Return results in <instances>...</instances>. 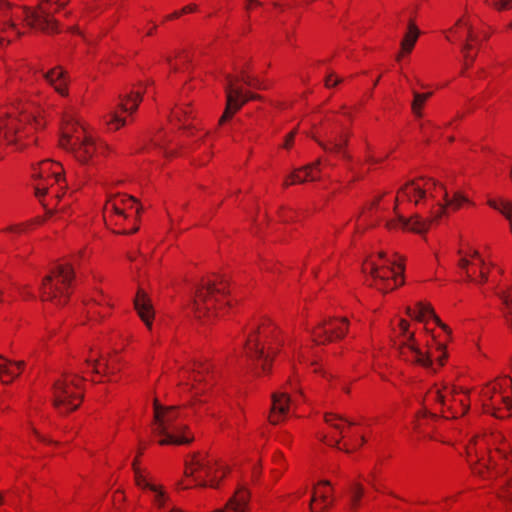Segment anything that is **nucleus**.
Instances as JSON below:
<instances>
[{"label": "nucleus", "instance_id": "26", "mask_svg": "<svg viewBox=\"0 0 512 512\" xmlns=\"http://www.w3.org/2000/svg\"><path fill=\"white\" fill-rule=\"evenodd\" d=\"M248 498L249 494L244 488L238 489L221 512H244Z\"/></svg>", "mask_w": 512, "mask_h": 512}, {"label": "nucleus", "instance_id": "58", "mask_svg": "<svg viewBox=\"0 0 512 512\" xmlns=\"http://www.w3.org/2000/svg\"><path fill=\"white\" fill-rule=\"evenodd\" d=\"M339 444H340V439H335L334 442L331 445L334 446V447H337L340 450L345 451L346 453H350V450L348 448H340Z\"/></svg>", "mask_w": 512, "mask_h": 512}, {"label": "nucleus", "instance_id": "7", "mask_svg": "<svg viewBox=\"0 0 512 512\" xmlns=\"http://www.w3.org/2000/svg\"><path fill=\"white\" fill-rule=\"evenodd\" d=\"M76 380L82 381L83 378L74 375L73 379H69L68 376H65L63 379L57 380L53 385V404L61 413L76 410L82 401V395L72 391V388H78Z\"/></svg>", "mask_w": 512, "mask_h": 512}, {"label": "nucleus", "instance_id": "4", "mask_svg": "<svg viewBox=\"0 0 512 512\" xmlns=\"http://www.w3.org/2000/svg\"><path fill=\"white\" fill-rule=\"evenodd\" d=\"M227 294L225 281L219 283L211 280H202L195 287L194 297L191 303L196 318L201 319L215 307Z\"/></svg>", "mask_w": 512, "mask_h": 512}, {"label": "nucleus", "instance_id": "11", "mask_svg": "<svg viewBox=\"0 0 512 512\" xmlns=\"http://www.w3.org/2000/svg\"><path fill=\"white\" fill-rule=\"evenodd\" d=\"M439 209L432 213L429 219H423L418 214H414L410 218L404 217L402 214H398V220L400 228L403 230L423 234L429 229V225L438 220L445 212L448 206L445 204L438 203Z\"/></svg>", "mask_w": 512, "mask_h": 512}, {"label": "nucleus", "instance_id": "31", "mask_svg": "<svg viewBox=\"0 0 512 512\" xmlns=\"http://www.w3.org/2000/svg\"><path fill=\"white\" fill-rule=\"evenodd\" d=\"M432 96V92H428V93H419L415 90H413V101L411 103V109H412V112L413 114L420 118L422 117V107L425 103V101L430 98Z\"/></svg>", "mask_w": 512, "mask_h": 512}, {"label": "nucleus", "instance_id": "47", "mask_svg": "<svg viewBox=\"0 0 512 512\" xmlns=\"http://www.w3.org/2000/svg\"><path fill=\"white\" fill-rule=\"evenodd\" d=\"M6 230L9 232H14V233H22L24 231V225H22V224L11 225Z\"/></svg>", "mask_w": 512, "mask_h": 512}, {"label": "nucleus", "instance_id": "27", "mask_svg": "<svg viewBox=\"0 0 512 512\" xmlns=\"http://www.w3.org/2000/svg\"><path fill=\"white\" fill-rule=\"evenodd\" d=\"M43 77L54 86L55 90L61 94L66 95V81L64 72L60 68H54L43 74Z\"/></svg>", "mask_w": 512, "mask_h": 512}, {"label": "nucleus", "instance_id": "35", "mask_svg": "<svg viewBox=\"0 0 512 512\" xmlns=\"http://www.w3.org/2000/svg\"><path fill=\"white\" fill-rule=\"evenodd\" d=\"M456 25H463L467 30V38L464 43H471L473 45V42L478 41V34L475 32L473 23L459 19Z\"/></svg>", "mask_w": 512, "mask_h": 512}, {"label": "nucleus", "instance_id": "55", "mask_svg": "<svg viewBox=\"0 0 512 512\" xmlns=\"http://www.w3.org/2000/svg\"><path fill=\"white\" fill-rule=\"evenodd\" d=\"M478 466H479L478 464H471V469H472L474 474L482 476L483 471L480 468H478Z\"/></svg>", "mask_w": 512, "mask_h": 512}, {"label": "nucleus", "instance_id": "43", "mask_svg": "<svg viewBox=\"0 0 512 512\" xmlns=\"http://www.w3.org/2000/svg\"><path fill=\"white\" fill-rule=\"evenodd\" d=\"M499 497L512 503V479L503 488Z\"/></svg>", "mask_w": 512, "mask_h": 512}, {"label": "nucleus", "instance_id": "17", "mask_svg": "<svg viewBox=\"0 0 512 512\" xmlns=\"http://www.w3.org/2000/svg\"><path fill=\"white\" fill-rule=\"evenodd\" d=\"M19 122L8 113L0 115V143L13 144L20 140Z\"/></svg>", "mask_w": 512, "mask_h": 512}, {"label": "nucleus", "instance_id": "15", "mask_svg": "<svg viewBox=\"0 0 512 512\" xmlns=\"http://www.w3.org/2000/svg\"><path fill=\"white\" fill-rule=\"evenodd\" d=\"M427 194V190L418 185L414 180L406 183L398 192V196L395 199L394 212L396 214V219L387 221L386 226L389 229H393L396 227H400L398 220V205L400 199L405 198L410 202H414L418 204L419 200L424 198Z\"/></svg>", "mask_w": 512, "mask_h": 512}, {"label": "nucleus", "instance_id": "42", "mask_svg": "<svg viewBox=\"0 0 512 512\" xmlns=\"http://www.w3.org/2000/svg\"><path fill=\"white\" fill-rule=\"evenodd\" d=\"M155 493V503L159 508H163L166 500L165 493L156 486V490H152Z\"/></svg>", "mask_w": 512, "mask_h": 512}, {"label": "nucleus", "instance_id": "19", "mask_svg": "<svg viewBox=\"0 0 512 512\" xmlns=\"http://www.w3.org/2000/svg\"><path fill=\"white\" fill-rule=\"evenodd\" d=\"M348 137V134L332 131L327 143L317 139L316 141L325 151L341 154L344 158L349 159L350 156L344 151V146L348 143Z\"/></svg>", "mask_w": 512, "mask_h": 512}, {"label": "nucleus", "instance_id": "29", "mask_svg": "<svg viewBox=\"0 0 512 512\" xmlns=\"http://www.w3.org/2000/svg\"><path fill=\"white\" fill-rule=\"evenodd\" d=\"M364 492H365V490L361 483L352 482L350 484V487L348 489V495H349V503H350L351 509L358 508L361 498L364 495Z\"/></svg>", "mask_w": 512, "mask_h": 512}, {"label": "nucleus", "instance_id": "21", "mask_svg": "<svg viewBox=\"0 0 512 512\" xmlns=\"http://www.w3.org/2000/svg\"><path fill=\"white\" fill-rule=\"evenodd\" d=\"M290 397L286 393L272 394V407L269 420L272 424H277L282 416L286 414L290 405Z\"/></svg>", "mask_w": 512, "mask_h": 512}, {"label": "nucleus", "instance_id": "23", "mask_svg": "<svg viewBox=\"0 0 512 512\" xmlns=\"http://www.w3.org/2000/svg\"><path fill=\"white\" fill-rule=\"evenodd\" d=\"M135 203H137V199L135 197L123 195L121 197L109 200L105 205L104 212L105 214L114 213L124 216V210L128 207H132Z\"/></svg>", "mask_w": 512, "mask_h": 512}, {"label": "nucleus", "instance_id": "12", "mask_svg": "<svg viewBox=\"0 0 512 512\" xmlns=\"http://www.w3.org/2000/svg\"><path fill=\"white\" fill-rule=\"evenodd\" d=\"M439 209L432 213L429 219H423L418 214H414L410 218L404 217L402 214H398V220L400 228L403 230L423 234L429 229V225L438 220L445 212L448 206L445 204L438 203Z\"/></svg>", "mask_w": 512, "mask_h": 512}, {"label": "nucleus", "instance_id": "18", "mask_svg": "<svg viewBox=\"0 0 512 512\" xmlns=\"http://www.w3.org/2000/svg\"><path fill=\"white\" fill-rule=\"evenodd\" d=\"M134 306L138 312L139 317L142 319L145 325L151 329L154 311L151 300L143 289L138 290L134 299Z\"/></svg>", "mask_w": 512, "mask_h": 512}, {"label": "nucleus", "instance_id": "64", "mask_svg": "<svg viewBox=\"0 0 512 512\" xmlns=\"http://www.w3.org/2000/svg\"><path fill=\"white\" fill-rule=\"evenodd\" d=\"M281 461H282V454H281V453H279V454H277V455H276V457H275V462H276V463H280Z\"/></svg>", "mask_w": 512, "mask_h": 512}, {"label": "nucleus", "instance_id": "33", "mask_svg": "<svg viewBox=\"0 0 512 512\" xmlns=\"http://www.w3.org/2000/svg\"><path fill=\"white\" fill-rule=\"evenodd\" d=\"M473 49V45L471 43H463L461 45V52L463 54V71L462 74H464V71L468 69L472 63L476 59V53H471V50Z\"/></svg>", "mask_w": 512, "mask_h": 512}, {"label": "nucleus", "instance_id": "40", "mask_svg": "<svg viewBox=\"0 0 512 512\" xmlns=\"http://www.w3.org/2000/svg\"><path fill=\"white\" fill-rule=\"evenodd\" d=\"M458 265L465 272L467 279L474 281L473 274L469 270L470 261L466 257H463L459 260Z\"/></svg>", "mask_w": 512, "mask_h": 512}, {"label": "nucleus", "instance_id": "2", "mask_svg": "<svg viewBox=\"0 0 512 512\" xmlns=\"http://www.w3.org/2000/svg\"><path fill=\"white\" fill-rule=\"evenodd\" d=\"M178 417L177 407L162 406L157 400L154 401V432L162 436L159 441L160 445H180L192 441L191 437L181 435L187 426L176 424L175 421Z\"/></svg>", "mask_w": 512, "mask_h": 512}, {"label": "nucleus", "instance_id": "51", "mask_svg": "<svg viewBox=\"0 0 512 512\" xmlns=\"http://www.w3.org/2000/svg\"><path fill=\"white\" fill-rule=\"evenodd\" d=\"M434 400L441 403V404H444L445 402V397L444 395L441 393L440 390H437L434 392Z\"/></svg>", "mask_w": 512, "mask_h": 512}, {"label": "nucleus", "instance_id": "49", "mask_svg": "<svg viewBox=\"0 0 512 512\" xmlns=\"http://www.w3.org/2000/svg\"><path fill=\"white\" fill-rule=\"evenodd\" d=\"M295 134H296V131H292L291 133H289L285 139V143H284V147L285 148H289L294 140V137H295Z\"/></svg>", "mask_w": 512, "mask_h": 512}, {"label": "nucleus", "instance_id": "20", "mask_svg": "<svg viewBox=\"0 0 512 512\" xmlns=\"http://www.w3.org/2000/svg\"><path fill=\"white\" fill-rule=\"evenodd\" d=\"M416 311H412L410 308L407 309V313L411 317H415L418 321H425L428 317L433 319L435 323L447 334H451V329L444 324L438 316L434 313V310L430 304L426 303H417Z\"/></svg>", "mask_w": 512, "mask_h": 512}, {"label": "nucleus", "instance_id": "56", "mask_svg": "<svg viewBox=\"0 0 512 512\" xmlns=\"http://www.w3.org/2000/svg\"><path fill=\"white\" fill-rule=\"evenodd\" d=\"M426 185L429 186V188L426 189L428 192L430 190H433V188H435L438 185V183L436 181H434L433 179H428Z\"/></svg>", "mask_w": 512, "mask_h": 512}, {"label": "nucleus", "instance_id": "39", "mask_svg": "<svg viewBox=\"0 0 512 512\" xmlns=\"http://www.w3.org/2000/svg\"><path fill=\"white\" fill-rule=\"evenodd\" d=\"M109 119L107 120L108 125H114L115 129H119L120 127L125 125V119L118 116L116 113H110L108 115Z\"/></svg>", "mask_w": 512, "mask_h": 512}, {"label": "nucleus", "instance_id": "3", "mask_svg": "<svg viewBox=\"0 0 512 512\" xmlns=\"http://www.w3.org/2000/svg\"><path fill=\"white\" fill-rule=\"evenodd\" d=\"M74 270L70 264H59L46 275L41 283L40 292L43 301H51L56 305L67 303L69 287L74 279Z\"/></svg>", "mask_w": 512, "mask_h": 512}, {"label": "nucleus", "instance_id": "37", "mask_svg": "<svg viewBox=\"0 0 512 512\" xmlns=\"http://www.w3.org/2000/svg\"><path fill=\"white\" fill-rule=\"evenodd\" d=\"M86 363L92 366V368H93L92 371L95 374L109 375V374L114 373L113 370H110V367H109V364L107 361L103 364V371L100 369L101 363H100L99 359H95V360L87 359Z\"/></svg>", "mask_w": 512, "mask_h": 512}, {"label": "nucleus", "instance_id": "61", "mask_svg": "<svg viewBox=\"0 0 512 512\" xmlns=\"http://www.w3.org/2000/svg\"><path fill=\"white\" fill-rule=\"evenodd\" d=\"M500 410H493L492 414L497 418H504L506 415L500 414Z\"/></svg>", "mask_w": 512, "mask_h": 512}, {"label": "nucleus", "instance_id": "63", "mask_svg": "<svg viewBox=\"0 0 512 512\" xmlns=\"http://www.w3.org/2000/svg\"><path fill=\"white\" fill-rule=\"evenodd\" d=\"M138 227H134L131 231H122V234H132L138 231Z\"/></svg>", "mask_w": 512, "mask_h": 512}, {"label": "nucleus", "instance_id": "28", "mask_svg": "<svg viewBox=\"0 0 512 512\" xmlns=\"http://www.w3.org/2000/svg\"><path fill=\"white\" fill-rule=\"evenodd\" d=\"M420 34L419 29L416 27V25L413 22L409 23L408 26V32L405 34L402 42L401 47L402 50L406 53H410L418 39V36Z\"/></svg>", "mask_w": 512, "mask_h": 512}, {"label": "nucleus", "instance_id": "9", "mask_svg": "<svg viewBox=\"0 0 512 512\" xmlns=\"http://www.w3.org/2000/svg\"><path fill=\"white\" fill-rule=\"evenodd\" d=\"M271 332L270 327H264L262 330L258 328L257 334L261 335V337L265 339L264 343L261 342L260 338L255 333L248 337L245 344L248 358L253 362L259 363V366L264 372L269 370L271 355L276 353V350L272 347L271 343L268 342Z\"/></svg>", "mask_w": 512, "mask_h": 512}, {"label": "nucleus", "instance_id": "50", "mask_svg": "<svg viewBox=\"0 0 512 512\" xmlns=\"http://www.w3.org/2000/svg\"><path fill=\"white\" fill-rule=\"evenodd\" d=\"M331 77H332V75H329V76L326 77V79H325V86L326 87H332V86H335V85H337V84L342 82L341 78H336V80L332 83L331 82Z\"/></svg>", "mask_w": 512, "mask_h": 512}, {"label": "nucleus", "instance_id": "41", "mask_svg": "<svg viewBox=\"0 0 512 512\" xmlns=\"http://www.w3.org/2000/svg\"><path fill=\"white\" fill-rule=\"evenodd\" d=\"M486 2L500 10L512 7V0H486Z\"/></svg>", "mask_w": 512, "mask_h": 512}, {"label": "nucleus", "instance_id": "13", "mask_svg": "<svg viewBox=\"0 0 512 512\" xmlns=\"http://www.w3.org/2000/svg\"><path fill=\"white\" fill-rule=\"evenodd\" d=\"M400 357L410 363L421 365L427 369H432L433 362L431 356L423 353L415 343L414 334L407 336V341H402L399 345Z\"/></svg>", "mask_w": 512, "mask_h": 512}, {"label": "nucleus", "instance_id": "46", "mask_svg": "<svg viewBox=\"0 0 512 512\" xmlns=\"http://www.w3.org/2000/svg\"><path fill=\"white\" fill-rule=\"evenodd\" d=\"M243 81L249 85V86H252V87H255V88H258V89H261V85H260V82L256 79H251L249 77L247 78H243Z\"/></svg>", "mask_w": 512, "mask_h": 512}, {"label": "nucleus", "instance_id": "60", "mask_svg": "<svg viewBox=\"0 0 512 512\" xmlns=\"http://www.w3.org/2000/svg\"><path fill=\"white\" fill-rule=\"evenodd\" d=\"M33 123L35 124V126L38 128V127H42L44 126V123H42V121L36 117L33 118Z\"/></svg>", "mask_w": 512, "mask_h": 512}, {"label": "nucleus", "instance_id": "1", "mask_svg": "<svg viewBox=\"0 0 512 512\" xmlns=\"http://www.w3.org/2000/svg\"><path fill=\"white\" fill-rule=\"evenodd\" d=\"M59 145L81 163H87L98 150L94 139L72 118L62 127Z\"/></svg>", "mask_w": 512, "mask_h": 512}, {"label": "nucleus", "instance_id": "32", "mask_svg": "<svg viewBox=\"0 0 512 512\" xmlns=\"http://www.w3.org/2000/svg\"><path fill=\"white\" fill-rule=\"evenodd\" d=\"M142 100V95L140 92L131 93L130 95L126 96L120 104L123 111L126 112H134L138 108L139 103Z\"/></svg>", "mask_w": 512, "mask_h": 512}, {"label": "nucleus", "instance_id": "44", "mask_svg": "<svg viewBox=\"0 0 512 512\" xmlns=\"http://www.w3.org/2000/svg\"><path fill=\"white\" fill-rule=\"evenodd\" d=\"M409 323L405 320H401L400 329L402 332L403 341H407V336L410 334L408 332Z\"/></svg>", "mask_w": 512, "mask_h": 512}, {"label": "nucleus", "instance_id": "36", "mask_svg": "<svg viewBox=\"0 0 512 512\" xmlns=\"http://www.w3.org/2000/svg\"><path fill=\"white\" fill-rule=\"evenodd\" d=\"M133 469L135 473V481L137 486L143 489L156 490V486L149 483L141 474L140 469L136 466V461L133 463Z\"/></svg>", "mask_w": 512, "mask_h": 512}, {"label": "nucleus", "instance_id": "25", "mask_svg": "<svg viewBox=\"0 0 512 512\" xmlns=\"http://www.w3.org/2000/svg\"><path fill=\"white\" fill-rule=\"evenodd\" d=\"M320 163L321 160L318 159L312 164L294 170L290 174L289 179H292V183H303L307 180L315 181L317 177L314 176L313 171L319 169Z\"/></svg>", "mask_w": 512, "mask_h": 512}, {"label": "nucleus", "instance_id": "59", "mask_svg": "<svg viewBox=\"0 0 512 512\" xmlns=\"http://www.w3.org/2000/svg\"><path fill=\"white\" fill-rule=\"evenodd\" d=\"M182 14H183V13L181 12V10H180V11H176V12H174V13H172V14L168 15V16L166 17V19H167V20L176 19V18H178V17H179L180 15H182Z\"/></svg>", "mask_w": 512, "mask_h": 512}, {"label": "nucleus", "instance_id": "57", "mask_svg": "<svg viewBox=\"0 0 512 512\" xmlns=\"http://www.w3.org/2000/svg\"><path fill=\"white\" fill-rule=\"evenodd\" d=\"M488 279V274L487 272L485 271V269H481L480 270V281L479 282H486Z\"/></svg>", "mask_w": 512, "mask_h": 512}, {"label": "nucleus", "instance_id": "34", "mask_svg": "<svg viewBox=\"0 0 512 512\" xmlns=\"http://www.w3.org/2000/svg\"><path fill=\"white\" fill-rule=\"evenodd\" d=\"M444 190V200L446 201V206L451 207L453 209H459L462 203L468 202L467 198L464 197L461 193H455L452 199H449L448 193L445 188L441 185Z\"/></svg>", "mask_w": 512, "mask_h": 512}, {"label": "nucleus", "instance_id": "52", "mask_svg": "<svg viewBox=\"0 0 512 512\" xmlns=\"http://www.w3.org/2000/svg\"><path fill=\"white\" fill-rule=\"evenodd\" d=\"M196 10H197V6L195 4H189V5L185 6L184 8H182L181 12L184 14V13L194 12Z\"/></svg>", "mask_w": 512, "mask_h": 512}, {"label": "nucleus", "instance_id": "5", "mask_svg": "<svg viewBox=\"0 0 512 512\" xmlns=\"http://www.w3.org/2000/svg\"><path fill=\"white\" fill-rule=\"evenodd\" d=\"M50 2L56 4L59 9L65 7L69 0H42L39 5L32 9L23 7V21L31 28H36L45 33H55L58 31V23L53 17V13L47 6Z\"/></svg>", "mask_w": 512, "mask_h": 512}, {"label": "nucleus", "instance_id": "22", "mask_svg": "<svg viewBox=\"0 0 512 512\" xmlns=\"http://www.w3.org/2000/svg\"><path fill=\"white\" fill-rule=\"evenodd\" d=\"M24 366V361L12 363L0 355V381L4 384L11 383L19 376Z\"/></svg>", "mask_w": 512, "mask_h": 512}, {"label": "nucleus", "instance_id": "53", "mask_svg": "<svg viewBox=\"0 0 512 512\" xmlns=\"http://www.w3.org/2000/svg\"><path fill=\"white\" fill-rule=\"evenodd\" d=\"M503 402L505 404L506 410L512 412V399L506 396L503 397Z\"/></svg>", "mask_w": 512, "mask_h": 512}, {"label": "nucleus", "instance_id": "14", "mask_svg": "<svg viewBox=\"0 0 512 512\" xmlns=\"http://www.w3.org/2000/svg\"><path fill=\"white\" fill-rule=\"evenodd\" d=\"M379 258L384 260L382 265H378L376 263H372L370 265V275L375 280L387 281L389 279V273L393 274L394 281L397 284V278L400 276L399 285L403 283L402 274L404 271V266L402 263H397L396 260H390L387 258L385 252H379Z\"/></svg>", "mask_w": 512, "mask_h": 512}, {"label": "nucleus", "instance_id": "38", "mask_svg": "<svg viewBox=\"0 0 512 512\" xmlns=\"http://www.w3.org/2000/svg\"><path fill=\"white\" fill-rule=\"evenodd\" d=\"M210 367L208 365L200 364L197 368L194 369V381L202 382L206 381L204 378V374L209 372Z\"/></svg>", "mask_w": 512, "mask_h": 512}, {"label": "nucleus", "instance_id": "30", "mask_svg": "<svg viewBox=\"0 0 512 512\" xmlns=\"http://www.w3.org/2000/svg\"><path fill=\"white\" fill-rule=\"evenodd\" d=\"M325 422L330 425L332 428L336 429L337 431H339L340 435L343 437V429H344V426L341 424V422H345L347 423V425L349 426H353L355 425L356 423L353 422V421H350L344 417H342L341 415H338V414H332V413H327L325 415Z\"/></svg>", "mask_w": 512, "mask_h": 512}, {"label": "nucleus", "instance_id": "48", "mask_svg": "<svg viewBox=\"0 0 512 512\" xmlns=\"http://www.w3.org/2000/svg\"><path fill=\"white\" fill-rule=\"evenodd\" d=\"M471 256L475 259L478 260L479 264H478V267H481V269H484V267L486 266L485 264V261L481 258L480 254L478 251L474 250L471 254Z\"/></svg>", "mask_w": 512, "mask_h": 512}, {"label": "nucleus", "instance_id": "16", "mask_svg": "<svg viewBox=\"0 0 512 512\" xmlns=\"http://www.w3.org/2000/svg\"><path fill=\"white\" fill-rule=\"evenodd\" d=\"M348 329L347 318H342L338 325L333 320H329L321 324L316 331L313 332V340L316 344L330 342L334 338L341 339L345 336Z\"/></svg>", "mask_w": 512, "mask_h": 512}, {"label": "nucleus", "instance_id": "45", "mask_svg": "<svg viewBox=\"0 0 512 512\" xmlns=\"http://www.w3.org/2000/svg\"><path fill=\"white\" fill-rule=\"evenodd\" d=\"M438 349L441 352V354L438 356L437 361L439 362V365H443L444 364V360H445V358L447 356L446 353H445V346H444V344H439L438 345Z\"/></svg>", "mask_w": 512, "mask_h": 512}, {"label": "nucleus", "instance_id": "24", "mask_svg": "<svg viewBox=\"0 0 512 512\" xmlns=\"http://www.w3.org/2000/svg\"><path fill=\"white\" fill-rule=\"evenodd\" d=\"M333 504V500L330 499V494L326 490H319L314 488L312 497L309 503L311 512H323Z\"/></svg>", "mask_w": 512, "mask_h": 512}, {"label": "nucleus", "instance_id": "54", "mask_svg": "<svg viewBox=\"0 0 512 512\" xmlns=\"http://www.w3.org/2000/svg\"><path fill=\"white\" fill-rule=\"evenodd\" d=\"M36 436L38 437V439L40 441H43V442H46V443H49V444H58L57 442H54L52 441L51 439H48L46 438L45 436H42L41 434H39L37 431H34Z\"/></svg>", "mask_w": 512, "mask_h": 512}, {"label": "nucleus", "instance_id": "62", "mask_svg": "<svg viewBox=\"0 0 512 512\" xmlns=\"http://www.w3.org/2000/svg\"><path fill=\"white\" fill-rule=\"evenodd\" d=\"M247 2H248L247 9H249L251 4L261 5V3L258 2L257 0H247Z\"/></svg>", "mask_w": 512, "mask_h": 512}, {"label": "nucleus", "instance_id": "6", "mask_svg": "<svg viewBox=\"0 0 512 512\" xmlns=\"http://www.w3.org/2000/svg\"><path fill=\"white\" fill-rule=\"evenodd\" d=\"M217 470V460L196 453L186 463L185 475L193 478L196 486L216 488L220 481L215 476Z\"/></svg>", "mask_w": 512, "mask_h": 512}, {"label": "nucleus", "instance_id": "8", "mask_svg": "<svg viewBox=\"0 0 512 512\" xmlns=\"http://www.w3.org/2000/svg\"><path fill=\"white\" fill-rule=\"evenodd\" d=\"M33 177L38 180L35 185V195L47 209V213L51 215L52 209L47 208V204L42 198L48 193L50 186L52 187L54 183L60 185L64 181L62 167L59 163L44 160L38 165V168L34 169Z\"/></svg>", "mask_w": 512, "mask_h": 512}, {"label": "nucleus", "instance_id": "10", "mask_svg": "<svg viewBox=\"0 0 512 512\" xmlns=\"http://www.w3.org/2000/svg\"><path fill=\"white\" fill-rule=\"evenodd\" d=\"M226 80V107L223 115L219 119L220 125L230 119L233 114L240 110L241 107L249 100H257L261 98L259 95L253 93L243 94L240 88L234 87V78L231 75L227 74Z\"/></svg>", "mask_w": 512, "mask_h": 512}]
</instances>
